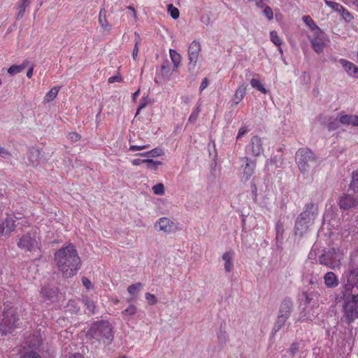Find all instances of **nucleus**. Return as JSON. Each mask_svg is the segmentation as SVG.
Listing matches in <instances>:
<instances>
[{
	"mask_svg": "<svg viewBox=\"0 0 358 358\" xmlns=\"http://www.w3.org/2000/svg\"><path fill=\"white\" fill-rule=\"evenodd\" d=\"M55 260L58 269L64 278L74 276L81 266V260L75 246L70 243L55 253Z\"/></svg>",
	"mask_w": 358,
	"mask_h": 358,
	"instance_id": "obj_1",
	"label": "nucleus"
},
{
	"mask_svg": "<svg viewBox=\"0 0 358 358\" xmlns=\"http://www.w3.org/2000/svg\"><path fill=\"white\" fill-rule=\"evenodd\" d=\"M344 317L348 324L358 318V268L352 270L345 285Z\"/></svg>",
	"mask_w": 358,
	"mask_h": 358,
	"instance_id": "obj_2",
	"label": "nucleus"
},
{
	"mask_svg": "<svg viewBox=\"0 0 358 358\" xmlns=\"http://www.w3.org/2000/svg\"><path fill=\"white\" fill-rule=\"evenodd\" d=\"M113 331L108 321H97L91 324L86 334V338L92 343L96 341L103 344H110L113 340Z\"/></svg>",
	"mask_w": 358,
	"mask_h": 358,
	"instance_id": "obj_3",
	"label": "nucleus"
},
{
	"mask_svg": "<svg viewBox=\"0 0 358 358\" xmlns=\"http://www.w3.org/2000/svg\"><path fill=\"white\" fill-rule=\"evenodd\" d=\"M19 316L17 308L10 301L3 303L2 311L0 313V334L6 335L17 327Z\"/></svg>",
	"mask_w": 358,
	"mask_h": 358,
	"instance_id": "obj_4",
	"label": "nucleus"
},
{
	"mask_svg": "<svg viewBox=\"0 0 358 358\" xmlns=\"http://www.w3.org/2000/svg\"><path fill=\"white\" fill-rule=\"evenodd\" d=\"M295 162L299 171L303 175L308 174L318 164L315 155L307 148H301L296 151Z\"/></svg>",
	"mask_w": 358,
	"mask_h": 358,
	"instance_id": "obj_5",
	"label": "nucleus"
},
{
	"mask_svg": "<svg viewBox=\"0 0 358 358\" xmlns=\"http://www.w3.org/2000/svg\"><path fill=\"white\" fill-rule=\"evenodd\" d=\"M19 248L24 252H34L40 249L41 241L37 229H31L19 238L17 242Z\"/></svg>",
	"mask_w": 358,
	"mask_h": 358,
	"instance_id": "obj_6",
	"label": "nucleus"
},
{
	"mask_svg": "<svg viewBox=\"0 0 358 358\" xmlns=\"http://www.w3.org/2000/svg\"><path fill=\"white\" fill-rule=\"evenodd\" d=\"M312 48L315 52L321 53L325 46V34L321 29H316L308 36Z\"/></svg>",
	"mask_w": 358,
	"mask_h": 358,
	"instance_id": "obj_7",
	"label": "nucleus"
},
{
	"mask_svg": "<svg viewBox=\"0 0 358 358\" xmlns=\"http://www.w3.org/2000/svg\"><path fill=\"white\" fill-rule=\"evenodd\" d=\"M317 213V206L313 203H310L305 206L303 211L300 213L298 218L303 220L312 224L315 220Z\"/></svg>",
	"mask_w": 358,
	"mask_h": 358,
	"instance_id": "obj_8",
	"label": "nucleus"
},
{
	"mask_svg": "<svg viewBox=\"0 0 358 358\" xmlns=\"http://www.w3.org/2000/svg\"><path fill=\"white\" fill-rule=\"evenodd\" d=\"M338 204L343 210L355 208L358 206V195L355 196L349 194H344L340 197Z\"/></svg>",
	"mask_w": 358,
	"mask_h": 358,
	"instance_id": "obj_9",
	"label": "nucleus"
},
{
	"mask_svg": "<svg viewBox=\"0 0 358 358\" xmlns=\"http://www.w3.org/2000/svg\"><path fill=\"white\" fill-rule=\"evenodd\" d=\"M15 216L13 214H7L6 217L0 224V236L8 235L15 229Z\"/></svg>",
	"mask_w": 358,
	"mask_h": 358,
	"instance_id": "obj_10",
	"label": "nucleus"
},
{
	"mask_svg": "<svg viewBox=\"0 0 358 358\" xmlns=\"http://www.w3.org/2000/svg\"><path fill=\"white\" fill-rule=\"evenodd\" d=\"M241 160L245 164L241 166L243 169V178L245 181H248L255 173L256 161H253L248 157H243Z\"/></svg>",
	"mask_w": 358,
	"mask_h": 358,
	"instance_id": "obj_11",
	"label": "nucleus"
},
{
	"mask_svg": "<svg viewBox=\"0 0 358 358\" xmlns=\"http://www.w3.org/2000/svg\"><path fill=\"white\" fill-rule=\"evenodd\" d=\"M336 255L335 259L340 262L341 257L337 255L335 248L329 250L326 254L322 255L319 257V262L320 264L325 265L331 268H334L335 266V262L332 260L333 255Z\"/></svg>",
	"mask_w": 358,
	"mask_h": 358,
	"instance_id": "obj_12",
	"label": "nucleus"
},
{
	"mask_svg": "<svg viewBox=\"0 0 358 358\" xmlns=\"http://www.w3.org/2000/svg\"><path fill=\"white\" fill-rule=\"evenodd\" d=\"M201 52V44L197 41H193L188 48V57L189 64L194 67L196 64L199 53Z\"/></svg>",
	"mask_w": 358,
	"mask_h": 358,
	"instance_id": "obj_13",
	"label": "nucleus"
},
{
	"mask_svg": "<svg viewBox=\"0 0 358 358\" xmlns=\"http://www.w3.org/2000/svg\"><path fill=\"white\" fill-rule=\"evenodd\" d=\"M159 229L165 233L169 234L175 231L176 227L175 223L168 217H161L157 221Z\"/></svg>",
	"mask_w": 358,
	"mask_h": 358,
	"instance_id": "obj_14",
	"label": "nucleus"
},
{
	"mask_svg": "<svg viewBox=\"0 0 358 358\" xmlns=\"http://www.w3.org/2000/svg\"><path fill=\"white\" fill-rule=\"evenodd\" d=\"M40 157L41 151L39 149L35 147L29 148L27 153L29 165L33 167L37 166L39 164Z\"/></svg>",
	"mask_w": 358,
	"mask_h": 358,
	"instance_id": "obj_15",
	"label": "nucleus"
},
{
	"mask_svg": "<svg viewBox=\"0 0 358 358\" xmlns=\"http://www.w3.org/2000/svg\"><path fill=\"white\" fill-rule=\"evenodd\" d=\"M339 63L350 76L358 78V66L345 59H340Z\"/></svg>",
	"mask_w": 358,
	"mask_h": 358,
	"instance_id": "obj_16",
	"label": "nucleus"
},
{
	"mask_svg": "<svg viewBox=\"0 0 358 358\" xmlns=\"http://www.w3.org/2000/svg\"><path fill=\"white\" fill-rule=\"evenodd\" d=\"M251 151L254 156H259L263 152V146L261 138L253 136L250 141Z\"/></svg>",
	"mask_w": 358,
	"mask_h": 358,
	"instance_id": "obj_17",
	"label": "nucleus"
},
{
	"mask_svg": "<svg viewBox=\"0 0 358 358\" xmlns=\"http://www.w3.org/2000/svg\"><path fill=\"white\" fill-rule=\"evenodd\" d=\"M339 122L344 125L358 127V115H345L341 113L339 117Z\"/></svg>",
	"mask_w": 358,
	"mask_h": 358,
	"instance_id": "obj_18",
	"label": "nucleus"
},
{
	"mask_svg": "<svg viewBox=\"0 0 358 358\" xmlns=\"http://www.w3.org/2000/svg\"><path fill=\"white\" fill-rule=\"evenodd\" d=\"M234 257V252L232 250L225 252L222 256V260L224 262V270L226 272L229 273L234 268V263L232 259Z\"/></svg>",
	"mask_w": 358,
	"mask_h": 358,
	"instance_id": "obj_19",
	"label": "nucleus"
},
{
	"mask_svg": "<svg viewBox=\"0 0 358 358\" xmlns=\"http://www.w3.org/2000/svg\"><path fill=\"white\" fill-rule=\"evenodd\" d=\"M324 284L328 288H334L338 285L339 280L336 274L329 271L327 272L324 276Z\"/></svg>",
	"mask_w": 358,
	"mask_h": 358,
	"instance_id": "obj_20",
	"label": "nucleus"
},
{
	"mask_svg": "<svg viewBox=\"0 0 358 358\" xmlns=\"http://www.w3.org/2000/svg\"><path fill=\"white\" fill-rule=\"evenodd\" d=\"M311 224L297 217L295 222V233L299 236L305 234Z\"/></svg>",
	"mask_w": 358,
	"mask_h": 358,
	"instance_id": "obj_21",
	"label": "nucleus"
},
{
	"mask_svg": "<svg viewBox=\"0 0 358 358\" xmlns=\"http://www.w3.org/2000/svg\"><path fill=\"white\" fill-rule=\"evenodd\" d=\"M246 89L247 85L245 84H242L236 89L233 99L234 105L238 104L243 99L246 94Z\"/></svg>",
	"mask_w": 358,
	"mask_h": 358,
	"instance_id": "obj_22",
	"label": "nucleus"
},
{
	"mask_svg": "<svg viewBox=\"0 0 358 358\" xmlns=\"http://www.w3.org/2000/svg\"><path fill=\"white\" fill-rule=\"evenodd\" d=\"M98 21H99V26L103 30H107V31L110 30L111 26L106 20V10L105 8H103L100 10Z\"/></svg>",
	"mask_w": 358,
	"mask_h": 358,
	"instance_id": "obj_23",
	"label": "nucleus"
},
{
	"mask_svg": "<svg viewBox=\"0 0 358 358\" xmlns=\"http://www.w3.org/2000/svg\"><path fill=\"white\" fill-rule=\"evenodd\" d=\"M292 303L290 300L285 299L280 304L278 315L289 318L292 310Z\"/></svg>",
	"mask_w": 358,
	"mask_h": 358,
	"instance_id": "obj_24",
	"label": "nucleus"
},
{
	"mask_svg": "<svg viewBox=\"0 0 358 358\" xmlns=\"http://www.w3.org/2000/svg\"><path fill=\"white\" fill-rule=\"evenodd\" d=\"M164 152L163 151V150L160 148H155L151 150H149V151H147V152H141V153H138L136 154V156H141V157H160V156H162L164 155Z\"/></svg>",
	"mask_w": 358,
	"mask_h": 358,
	"instance_id": "obj_25",
	"label": "nucleus"
},
{
	"mask_svg": "<svg viewBox=\"0 0 358 358\" xmlns=\"http://www.w3.org/2000/svg\"><path fill=\"white\" fill-rule=\"evenodd\" d=\"M141 287L142 284L141 282L132 284L128 287L127 291L131 296L127 299V302H131L134 300L136 293L141 289Z\"/></svg>",
	"mask_w": 358,
	"mask_h": 358,
	"instance_id": "obj_26",
	"label": "nucleus"
},
{
	"mask_svg": "<svg viewBox=\"0 0 358 358\" xmlns=\"http://www.w3.org/2000/svg\"><path fill=\"white\" fill-rule=\"evenodd\" d=\"M60 90V87L55 86L52 89H50L45 95L43 101L45 103H48L52 100H54L57 96Z\"/></svg>",
	"mask_w": 358,
	"mask_h": 358,
	"instance_id": "obj_27",
	"label": "nucleus"
},
{
	"mask_svg": "<svg viewBox=\"0 0 358 358\" xmlns=\"http://www.w3.org/2000/svg\"><path fill=\"white\" fill-rule=\"evenodd\" d=\"M169 55L174 67L176 69L178 68L181 62V55L177 51L173 49L169 50Z\"/></svg>",
	"mask_w": 358,
	"mask_h": 358,
	"instance_id": "obj_28",
	"label": "nucleus"
},
{
	"mask_svg": "<svg viewBox=\"0 0 358 358\" xmlns=\"http://www.w3.org/2000/svg\"><path fill=\"white\" fill-rule=\"evenodd\" d=\"M137 313V307L133 304L129 305L126 309L121 312V314L124 320L128 317L134 316Z\"/></svg>",
	"mask_w": 358,
	"mask_h": 358,
	"instance_id": "obj_29",
	"label": "nucleus"
},
{
	"mask_svg": "<svg viewBox=\"0 0 358 358\" xmlns=\"http://www.w3.org/2000/svg\"><path fill=\"white\" fill-rule=\"evenodd\" d=\"M350 189L358 195V169L352 173V179L350 185Z\"/></svg>",
	"mask_w": 358,
	"mask_h": 358,
	"instance_id": "obj_30",
	"label": "nucleus"
},
{
	"mask_svg": "<svg viewBox=\"0 0 358 358\" xmlns=\"http://www.w3.org/2000/svg\"><path fill=\"white\" fill-rule=\"evenodd\" d=\"M288 317L278 315L276 322L273 327V330L276 332L279 331L285 324Z\"/></svg>",
	"mask_w": 358,
	"mask_h": 358,
	"instance_id": "obj_31",
	"label": "nucleus"
},
{
	"mask_svg": "<svg viewBox=\"0 0 358 358\" xmlns=\"http://www.w3.org/2000/svg\"><path fill=\"white\" fill-rule=\"evenodd\" d=\"M250 85L253 88L257 89L264 94L268 93V90L262 85L259 80L252 78L250 80Z\"/></svg>",
	"mask_w": 358,
	"mask_h": 358,
	"instance_id": "obj_32",
	"label": "nucleus"
},
{
	"mask_svg": "<svg viewBox=\"0 0 358 358\" xmlns=\"http://www.w3.org/2000/svg\"><path fill=\"white\" fill-rule=\"evenodd\" d=\"M303 20L305 22L306 25H308L311 32L315 31V29H320L313 21L312 17L310 15H305L303 17Z\"/></svg>",
	"mask_w": 358,
	"mask_h": 358,
	"instance_id": "obj_33",
	"label": "nucleus"
},
{
	"mask_svg": "<svg viewBox=\"0 0 358 358\" xmlns=\"http://www.w3.org/2000/svg\"><path fill=\"white\" fill-rule=\"evenodd\" d=\"M324 2L327 6H329V8H331V9H333L334 10L338 13H341V10H343V6L337 2L328 0H324Z\"/></svg>",
	"mask_w": 358,
	"mask_h": 358,
	"instance_id": "obj_34",
	"label": "nucleus"
},
{
	"mask_svg": "<svg viewBox=\"0 0 358 358\" xmlns=\"http://www.w3.org/2000/svg\"><path fill=\"white\" fill-rule=\"evenodd\" d=\"M25 65H12L8 69V73L10 75L17 74L23 71Z\"/></svg>",
	"mask_w": 358,
	"mask_h": 358,
	"instance_id": "obj_35",
	"label": "nucleus"
},
{
	"mask_svg": "<svg viewBox=\"0 0 358 358\" xmlns=\"http://www.w3.org/2000/svg\"><path fill=\"white\" fill-rule=\"evenodd\" d=\"M200 112H201V108L199 106L196 108H194L193 110V111L192 112V113L190 114V115L188 118V122L190 123H194L197 120Z\"/></svg>",
	"mask_w": 358,
	"mask_h": 358,
	"instance_id": "obj_36",
	"label": "nucleus"
},
{
	"mask_svg": "<svg viewBox=\"0 0 358 358\" xmlns=\"http://www.w3.org/2000/svg\"><path fill=\"white\" fill-rule=\"evenodd\" d=\"M27 6L22 3V2H19L16 4L15 8L18 10V13L17 14V19H21L25 13V10Z\"/></svg>",
	"mask_w": 358,
	"mask_h": 358,
	"instance_id": "obj_37",
	"label": "nucleus"
},
{
	"mask_svg": "<svg viewBox=\"0 0 358 358\" xmlns=\"http://www.w3.org/2000/svg\"><path fill=\"white\" fill-rule=\"evenodd\" d=\"M83 302L85 306L86 307V309L88 311V313H94V310L95 308L94 302L88 298L84 299Z\"/></svg>",
	"mask_w": 358,
	"mask_h": 358,
	"instance_id": "obj_38",
	"label": "nucleus"
},
{
	"mask_svg": "<svg viewBox=\"0 0 358 358\" xmlns=\"http://www.w3.org/2000/svg\"><path fill=\"white\" fill-rule=\"evenodd\" d=\"M152 191L156 195H164L165 193L164 186L162 183H157L152 187Z\"/></svg>",
	"mask_w": 358,
	"mask_h": 358,
	"instance_id": "obj_39",
	"label": "nucleus"
},
{
	"mask_svg": "<svg viewBox=\"0 0 358 358\" xmlns=\"http://www.w3.org/2000/svg\"><path fill=\"white\" fill-rule=\"evenodd\" d=\"M168 11L173 19L176 20L179 17L180 13L178 9L172 4L168 5Z\"/></svg>",
	"mask_w": 358,
	"mask_h": 358,
	"instance_id": "obj_40",
	"label": "nucleus"
},
{
	"mask_svg": "<svg viewBox=\"0 0 358 358\" xmlns=\"http://www.w3.org/2000/svg\"><path fill=\"white\" fill-rule=\"evenodd\" d=\"M270 36L271 41L277 46H280L282 45V40L278 36V33L276 31H271L270 32Z\"/></svg>",
	"mask_w": 358,
	"mask_h": 358,
	"instance_id": "obj_41",
	"label": "nucleus"
},
{
	"mask_svg": "<svg viewBox=\"0 0 358 358\" xmlns=\"http://www.w3.org/2000/svg\"><path fill=\"white\" fill-rule=\"evenodd\" d=\"M67 307L69 308V310L73 313H78L80 310V306L74 300H69Z\"/></svg>",
	"mask_w": 358,
	"mask_h": 358,
	"instance_id": "obj_42",
	"label": "nucleus"
},
{
	"mask_svg": "<svg viewBox=\"0 0 358 358\" xmlns=\"http://www.w3.org/2000/svg\"><path fill=\"white\" fill-rule=\"evenodd\" d=\"M135 34L138 36V39L136 41L135 45H134V48L133 52H132V57L134 60L136 59V57H137V55H138V53L139 51L138 45L141 43L140 36L138 34H137L136 33Z\"/></svg>",
	"mask_w": 358,
	"mask_h": 358,
	"instance_id": "obj_43",
	"label": "nucleus"
},
{
	"mask_svg": "<svg viewBox=\"0 0 358 358\" xmlns=\"http://www.w3.org/2000/svg\"><path fill=\"white\" fill-rule=\"evenodd\" d=\"M148 102L149 101H148V96L147 97L141 98V99L140 101L139 106H138V107L137 108V111H136V115H138L139 114L140 111L147 106V105L148 104Z\"/></svg>",
	"mask_w": 358,
	"mask_h": 358,
	"instance_id": "obj_44",
	"label": "nucleus"
},
{
	"mask_svg": "<svg viewBox=\"0 0 358 358\" xmlns=\"http://www.w3.org/2000/svg\"><path fill=\"white\" fill-rule=\"evenodd\" d=\"M340 122L336 119H334L332 121H329L327 124V128L329 131L336 130L339 127Z\"/></svg>",
	"mask_w": 358,
	"mask_h": 358,
	"instance_id": "obj_45",
	"label": "nucleus"
},
{
	"mask_svg": "<svg viewBox=\"0 0 358 358\" xmlns=\"http://www.w3.org/2000/svg\"><path fill=\"white\" fill-rule=\"evenodd\" d=\"M343 18L347 21V22H350L351 20L353 19V16L352 15V14L346 9L343 7V10H341V13H339Z\"/></svg>",
	"mask_w": 358,
	"mask_h": 358,
	"instance_id": "obj_46",
	"label": "nucleus"
},
{
	"mask_svg": "<svg viewBox=\"0 0 358 358\" xmlns=\"http://www.w3.org/2000/svg\"><path fill=\"white\" fill-rule=\"evenodd\" d=\"M145 299L150 305H155L157 302L156 296L150 293L145 294Z\"/></svg>",
	"mask_w": 358,
	"mask_h": 358,
	"instance_id": "obj_47",
	"label": "nucleus"
},
{
	"mask_svg": "<svg viewBox=\"0 0 358 358\" xmlns=\"http://www.w3.org/2000/svg\"><path fill=\"white\" fill-rule=\"evenodd\" d=\"M150 147V145H130L129 150L130 151H138L142 150L144 149H147Z\"/></svg>",
	"mask_w": 358,
	"mask_h": 358,
	"instance_id": "obj_48",
	"label": "nucleus"
},
{
	"mask_svg": "<svg viewBox=\"0 0 358 358\" xmlns=\"http://www.w3.org/2000/svg\"><path fill=\"white\" fill-rule=\"evenodd\" d=\"M143 163H152V159H135L131 161V164L133 166H139Z\"/></svg>",
	"mask_w": 358,
	"mask_h": 358,
	"instance_id": "obj_49",
	"label": "nucleus"
},
{
	"mask_svg": "<svg viewBox=\"0 0 358 358\" xmlns=\"http://www.w3.org/2000/svg\"><path fill=\"white\" fill-rule=\"evenodd\" d=\"M264 14L268 18V20H271L273 18V12L271 7L266 6L264 9Z\"/></svg>",
	"mask_w": 358,
	"mask_h": 358,
	"instance_id": "obj_50",
	"label": "nucleus"
},
{
	"mask_svg": "<svg viewBox=\"0 0 358 358\" xmlns=\"http://www.w3.org/2000/svg\"><path fill=\"white\" fill-rule=\"evenodd\" d=\"M23 358H42L41 356L34 351L27 352L22 356Z\"/></svg>",
	"mask_w": 358,
	"mask_h": 358,
	"instance_id": "obj_51",
	"label": "nucleus"
},
{
	"mask_svg": "<svg viewBox=\"0 0 358 358\" xmlns=\"http://www.w3.org/2000/svg\"><path fill=\"white\" fill-rule=\"evenodd\" d=\"M122 81V78L120 75L110 77L108 80V83L110 84L113 83H121Z\"/></svg>",
	"mask_w": 358,
	"mask_h": 358,
	"instance_id": "obj_52",
	"label": "nucleus"
},
{
	"mask_svg": "<svg viewBox=\"0 0 358 358\" xmlns=\"http://www.w3.org/2000/svg\"><path fill=\"white\" fill-rule=\"evenodd\" d=\"M299 348V344L298 343H294L291 345L289 351L291 355H294V354H296L298 352Z\"/></svg>",
	"mask_w": 358,
	"mask_h": 358,
	"instance_id": "obj_53",
	"label": "nucleus"
},
{
	"mask_svg": "<svg viewBox=\"0 0 358 358\" xmlns=\"http://www.w3.org/2000/svg\"><path fill=\"white\" fill-rule=\"evenodd\" d=\"M146 164H147V167L148 169L156 170L157 169V166L159 165L162 164V162L159 161H154L152 159V163H146Z\"/></svg>",
	"mask_w": 358,
	"mask_h": 358,
	"instance_id": "obj_54",
	"label": "nucleus"
},
{
	"mask_svg": "<svg viewBox=\"0 0 358 358\" xmlns=\"http://www.w3.org/2000/svg\"><path fill=\"white\" fill-rule=\"evenodd\" d=\"M82 283L86 287L87 289H90L92 287L91 281L86 277L82 278Z\"/></svg>",
	"mask_w": 358,
	"mask_h": 358,
	"instance_id": "obj_55",
	"label": "nucleus"
},
{
	"mask_svg": "<svg viewBox=\"0 0 358 358\" xmlns=\"http://www.w3.org/2000/svg\"><path fill=\"white\" fill-rule=\"evenodd\" d=\"M208 83H209V81L207 78H204L202 80V82L201 83V85L199 87L200 92H201L203 90H205L208 87Z\"/></svg>",
	"mask_w": 358,
	"mask_h": 358,
	"instance_id": "obj_56",
	"label": "nucleus"
},
{
	"mask_svg": "<svg viewBox=\"0 0 358 358\" xmlns=\"http://www.w3.org/2000/svg\"><path fill=\"white\" fill-rule=\"evenodd\" d=\"M162 69V73L163 75H168L170 72V68L168 63H164L161 66Z\"/></svg>",
	"mask_w": 358,
	"mask_h": 358,
	"instance_id": "obj_57",
	"label": "nucleus"
},
{
	"mask_svg": "<svg viewBox=\"0 0 358 358\" xmlns=\"http://www.w3.org/2000/svg\"><path fill=\"white\" fill-rule=\"evenodd\" d=\"M69 137L70 139L74 141H78L80 139V135L76 132H71L69 134Z\"/></svg>",
	"mask_w": 358,
	"mask_h": 358,
	"instance_id": "obj_58",
	"label": "nucleus"
},
{
	"mask_svg": "<svg viewBox=\"0 0 358 358\" xmlns=\"http://www.w3.org/2000/svg\"><path fill=\"white\" fill-rule=\"evenodd\" d=\"M248 132V129L245 127H242L239 129L238 133L237 135V138H240L241 136H243L244 134H245Z\"/></svg>",
	"mask_w": 358,
	"mask_h": 358,
	"instance_id": "obj_59",
	"label": "nucleus"
},
{
	"mask_svg": "<svg viewBox=\"0 0 358 358\" xmlns=\"http://www.w3.org/2000/svg\"><path fill=\"white\" fill-rule=\"evenodd\" d=\"M10 152L6 150L4 148L0 147V156L4 157V156H10Z\"/></svg>",
	"mask_w": 358,
	"mask_h": 358,
	"instance_id": "obj_60",
	"label": "nucleus"
},
{
	"mask_svg": "<svg viewBox=\"0 0 358 358\" xmlns=\"http://www.w3.org/2000/svg\"><path fill=\"white\" fill-rule=\"evenodd\" d=\"M127 9L130 10V12H132L133 13V15H134V18H136L137 17V12L136 10H135V8L131 6H129L127 7Z\"/></svg>",
	"mask_w": 358,
	"mask_h": 358,
	"instance_id": "obj_61",
	"label": "nucleus"
},
{
	"mask_svg": "<svg viewBox=\"0 0 358 358\" xmlns=\"http://www.w3.org/2000/svg\"><path fill=\"white\" fill-rule=\"evenodd\" d=\"M33 71H34V68L33 67H31V68L29 69V70L27 72V78H31L32 77Z\"/></svg>",
	"mask_w": 358,
	"mask_h": 358,
	"instance_id": "obj_62",
	"label": "nucleus"
},
{
	"mask_svg": "<svg viewBox=\"0 0 358 358\" xmlns=\"http://www.w3.org/2000/svg\"><path fill=\"white\" fill-rule=\"evenodd\" d=\"M140 89H138L137 91H136L133 94H132V99L133 100L135 101L136 98L139 96L140 94Z\"/></svg>",
	"mask_w": 358,
	"mask_h": 358,
	"instance_id": "obj_63",
	"label": "nucleus"
},
{
	"mask_svg": "<svg viewBox=\"0 0 358 358\" xmlns=\"http://www.w3.org/2000/svg\"><path fill=\"white\" fill-rule=\"evenodd\" d=\"M69 358H85V357H83V355H82L80 353H76V354H73V355H71V357H69Z\"/></svg>",
	"mask_w": 358,
	"mask_h": 358,
	"instance_id": "obj_64",
	"label": "nucleus"
}]
</instances>
